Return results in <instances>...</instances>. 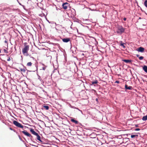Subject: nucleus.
I'll list each match as a JSON object with an SVG mask.
<instances>
[{
    "instance_id": "1",
    "label": "nucleus",
    "mask_w": 147,
    "mask_h": 147,
    "mask_svg": "<svg viewBox=\"0 0 147 147\" xmlns=\"http://www.w3.org/2000/svg\"><path fill=\"white\" fill-rule=\"evenodd\" d=\"M29 49V46L25 43L24 47L22 49V52L24 55L26 56H28L29 55L28 51Z\"/></svg>"
},
{
    "instance_id": "2",
    "label": "nucleus",
    "mask_w": 147,
    "mask_h": 147,
    "mask_svg": "<svg viewBox=\"0 0 147 147\" xmlns=\"http://www.w3.org/2000/svg\"><path fill=\"white\" fill-rule=\"evenodd\" d=\"M125 30V29L122 26H119L117 28V32L118 33L121 34L124 32Z\"/></svg>"
},
{
    "instance_id": "3",
    "label": "nucleus",
    "mask_w": 147,
    "mask_h": 147,
    "mask_svg": "<svg viewBox=\"0 0 147 147\" xmlns=\"http://www.w3.org/2000/svg\"><path fill=\"white\" fill-rule=\"evenodd\" d=\"M13 123L16 126L18 127H20L22 128H23L24 127V126L23 125L16 121H14L13 122Z\"/></svg>"
},
{
    "instance_id": "4",
    "label": "nucleus",
    "mask_w": 147,
    "mask_h": 147,
    "mask_svg": "<svg viewBox=\"0 0 147 147\" xmlns=\"http://www.w3.org/2000/svg\"><path fill=\"white\" fill-rule=\"evenodd\" d=\"M22 132L25 135L27 136L28 137H29L30 138V139H32V136L29 133L27 132L26 131H23Z\"/></svg>"
},
{
    "instance_id": "5",
    "label": "nucleus",
    "mask_w": 147,
    "mask_h": 147,
    "mask_svg": "<svg viewBox=\"0 0 147 147\" xmlns=\"http://www.w3.org/2000/svg\"><path fill=\"white\" fill-rule=\"evenodd\" d=\"M69 4L67 2L63 3L62 5L63 8L64 9H67V7L69 6Z\"/></svg>"
},
{
    "instance_id": "6",
    "label": "nucleus",
    "mask_w": 147,
    "mask_h": 147,
    "mask_svg": "<svg viewBox=\"0 0 147 147\" xmlns=\"http://www.w3.org/2000/svg\"><path fill=\"white\" fill-rule=\"evenodd\" d=\"M19 69L20 71L22 72V74H24L26 73L27 70V69L26 67H25L23 66V68L20 67Z\"/></svg>"
},
{
    "instance_id": "7",
    "label": "nucleus",
    "mask_w": 147,
    "mask_h": 147,
    "mask_svg": "<svg viewBox=\"0 0 147 147\" xmlns=\"http://www.w3.org/2000/svg\"><path fill=\"white\" fill-rule=\"evenodd\" d=\"M137 50L140 52H143L144 51V49L142 47H140Z\"/></svg>"
},
{
    "instance_id": "8",
    "label": "nucleus",
    "mask_w": 147,
    "mask_h": 147,
    "mask_svg": "<svg viewBox=\"0 0 147 147\" xmlns=\"http://www.w3.org/2000/svg\"><path fill=\"white\" fill-rule=\"evenodd\" d=\"M62 41L64 42H67L70 41V38H63L62 39Z\"/></svg>"
},
{
    "instance_id": "9",
    "label": "nucleus",
    "mask_w": 147,
    "mask_h": 147,
    "mask_svg": "<svg viewBox=\"0 0 147 147\" xmlns=\"http://www.w3.org/2000/svg\"><path fill=\"white\" fill-rule=\"evenodd\" d=\"M30 131L31 132V133L34 135L36 136L38 134L37 133H36L35 131L34 130L32 129H30Z\"/></svg>"
},
{
    "instance_id": "10",
    "label": "nucleus",
    "mask_w": 147,
    "mask_h": 147,
    "mask_svg": "<svg viewBox=\"0 0 147 147\" xmlns=\"http://www.w3.org/2000/svg\"><path fill=\"white\" fill-rule=\"evenodd\" d=\"M132 88V87L131 86H128L126 84L125 85V88L126 89L131 90Z\"/></svg>"
},
{
    "instance_id": "11",
    "label": "nucleus",
    "mask_w": 147,
    "mask_h": 147,
    "mask_svg": "<svg viewBox=\"0 0 147 147\" xmlns=\"http://www.w3.org/2000/svg\"><path fill=\"white\" fill-rule=\"evenodd\" d=\"M123 61L126 63H131V60L123 59Z\"/></svg>"
},
{
    "instance_id": "12",
    "label": "nucleus",
    "mask_w": 147,
    "mask_h": 147,
    "mask_svg": "<svg viewBox=\"0 0 147 147\" xmlns=\"http://www.w3.org/2000/svg\"><path fill=\"white\" fill-rule=\"evenodd\" d=\"M91 83V84H90V85H92L94 84H96L98 83V82L97 81V80H96V81L94 82H92Z\"/></svg>"
},
{
    "instance_id": "13",
    "label": "nucleus",
    "mask_w": 147,
    "mask_h": 147,
    "mask_svg": "<svg viewBox=\"0 0 147 147\" xmlns=\"http://www.w3.org/2000/svg\"><path fill=\"white\" fill-rule=\"evenodd\" d=\"M43 107L44 109H45L46 110H48L49 108V106L46 105H43Z\"/></svg>"
},
{
    "instance_id": "14",
    "label": "nucleus",
    "mask_w": 147,
    "mask_h": 147,
    "mask_svg": "<svg viewBox=\"0 0 147 147\" xmlns=\"http://www.w3.org/2000/svg\"><path fill=\"white\" fill-rule=\"evenodd\" d=\"M71 121L73 123H75L76 124H78V121H77L76 120L73 119H71Z\"/></svg>"
},
{
    "instance_id": "15",
    "label": "nucleus",
    "mask_w": 147,
    "mask_h": 147,
    "mask_svg": "<svg viewBox=\"0 0 147 147\" xmlns=\"http://www.w3.org/2000/svg\"><path fill=\"white\" fill-rule=\"evenodd\" d=\"M36 136H37V140L40 142H42L40 139V136L38 135V134Z\"/></svg>"
},
{
    "instance_id": "16",
    "label": "nucleus",
    "mask_w": 147,
    "mask_h": 147,
    "mask_svg": "<svg viewBox=\"0 0 147 147\" xmlns=\"http://www.w3.org/2000/svg\"><path fill=\"white\" fill-rule=\"evenodd\" d=\"M32 62H29L27 63V64H26V66H28V67H30L32 66Z\"/></svg>"
},
{
    "instance_id": "17",
    "label": "nucleus",
    "mask_w": 147,
    "mask_h": 147,
    "mask_svg": "<svg viewBox=\"0 0 147 147\" xmlns=\"http://www.w3.org/2000/svg\"><path fill=\"white\" fill-rule=\"evenodd\" d=\"M143 69L146 72H147V66L145 65L143 67Z\"/></svg>"
},
{
    "instance_id": "18",
    "label": "nucleus",
    "mask_w": 147,
    "mask_h": 147,
    "mask_svg": "<svg viewBox=\"0 0 147 147\" xmlns=\"http://www.w3.org/2000/svg\"><path fill=\"white\" fill-rule=\"evenodd\" d=\"M142 119L143 121H146L147 120V115L144 116L142 118Z\"/></svg>"
},
{
    "instance_id": "19",
    "label": "nucleus",
    "mask_w": 147,
    "mask_h": 147,
    "mask_svg": "<svg viewBox=\"0 0 147 147\" xmlns=\"http://www.w3.org/2000/svg\"><path fill=\"white\" fill-rule=\"evenodd\" d=\"M138 136L137 135H131V138H134L135 137H138Z\"/></svg>"
},
{
    "instance_id": "20",
    "label": "nucleus",
    "mask_w": 147,
    "mask_h": 147,
    "mask_svg": "<svg viewBox=\"0 0 147 147\" xmlns=\"http://www.w3.org/2000/svg\"><path fill=\"white\" fill-rule=\"evenodd\" d=\"M5 38V40L4 42L5 43L7 44V50L8 49V41L7 40V39L6 38Z\"/></svg>"
},
{
    "instance_id": "21",
    "label": "nucleus",
    "mask_w": 147,
    "mask_h": 147,
    "mask_svg": "<svg viewBox=\"0 0 147 147\" xmlns=\"http://www.w3.org/2000/svg\"><path fill=\"white\" fill-rule=\"evenodd\" d=\"M144 5L147 8V0H146L144 1Z\"/></svg>"
},
{
    "instance_id": "22",
    "label": "nucleus",
    "mask_w": 147,
    "mask_h": 147,
    "mask_svg": "<svg viewBox=\"0 0 147 147\" xmlns=\"http://www.w3.org/2000/svg\"><path fill=\"white\" fill-rule=\"evenodd\" d=\"M120 45L121 46H122L124 48H125V46L124 45V43H121L120 44Z\"/></svg>"
},
{
    "instance_id": "23",
    "label": "nucleus",
    "mask_w": 147,
    "mask_h": 147,
    "mask_svg": "<svg viewBox=\"0 0 147 147\" xmlns=\"http://www.w3.org/2000/svg\"><path fill=\"white\" fill-rule=\"evenodd\" d=\"M3 51L5 53H8V52L5 49H3Z\"/></svg>"
},
{
    "instance_id": "24",
    "label": "nucleus",
    "mask_w": 147,
    "mask_h": 147,
    "mask_svg": "<svg viewBox=\"0 0 147 147\" xmlns=\"http://www.w3.org/2000/svg\"><path fill=\"white\" fill-rule=\"evenodd\" d=\"M139 58L140 60H142L143 59L144 57L142 56H140L139 57Z\"/></svg>"
},
{
    "instance_id": "25",
    "label": "nucleus",
    "mask_w": 147,
    "mask_h": 147,
    "mask_svg": "<svg viewBox=\"0 0 147 147\" xmlns=\"http://www.w3.org/2000/svg\"><path fill=\"white\" fill-rule=\"evenodd\" d=\"M11 60V59L9 57H8V58L7 60V61H10Z\"/></svg>"
},
{
    "instance_id": "26",
    "label": "nucleus",
    "mask_w": 147,
    "mask_h": 147,
    "mask_svg": "<svg viewBox=\"0 0 147 147\" xmlns=\"http://www.w3.org/2000/svg\"><path fill=\"white\" fill-rule=\"evenodd\" d=\"M115 83H117V84H119V81H116L115 82Z\"/></svg>"
},
{
    "instance_id": "27",
    "label": "nucleus",
    "mask_w": 147,
    "mask_h": 147,
    "mask_svg": "<svg viewBox=\"0 0 147 147\" xmlns=\"http://www.w3.org/2000/svg\"><path fill=\"white\" fill-rule=\"evenodd\" d=\"M7 9V8L6 7L4 8L3 9H2V10H4Z\"/></svg>"
},
{
    "instance_id": "28",
    "label": "nucleus",
    "mask_w": 147,
    "mask_h": 147,
    "mask_svg": "<svg viewBox=\"0 0 147 147\" xmlns=\"http://www.w3.org/2000/svg\"><path fill=\"white\" fill-rule=\"evenodd\" d=\"M140 130L139 128H136L135 129L136 131H139Z\"/></svg>"
},
{
    "instance_id": "29",
    "label": "nucleus",
    "mask_w": 147,
    "mask_h": 147,
    "mask_svg": "<svg viewBox=\"0 0 147 147\" xmlns=\"http://www.w3.org/2000/svg\"><path fill=\"white\" fill-rule=\"evenodd\" d=\"M46 69V67H42V69L43 70H45Z\"/></svg>"
},
{
    "instance_id": "30",
    "label": "nucleus",
    "mask_w": 147,
    "mask_h": 147,
    "mask_svg": "<svg viewBox=\"0 0 147 147\" xmlns=\"http://www.w3.org/2000/svg\"><path fill=\"white\" fill-rule=\"evenodd\" d=\"M123 20L124 21H125L126 20V18H124Z\"/></svg>"
},
{
    "instance_id": "31",
    "label": "nucleus",
    "mask_w": 147,
    "mask_h": 147,
    "mask_svg": "<svg viewBox=\"0 0 147 147\" xmlns=\"http://www.w3.org/2000/svg\"><path fill=\"white\" fill-rule=\"evenodd\" d=\"M136 56L137 57H138L139 56V55H136Z\"/></svg>"
},
{
    "instance_id": "32",
    "label": "nucleus",
    "mask_w": 147,
    "mask_h": 147,
    "mask_svg": "<svg viewBox=\"0 0 147 147\" xmlns=\"http://www.w3.org/2000/svg\"><path fill=\"white\" fill-rule=\"evenodd\" d=\"M10 129H11V130H13L11 128V127L10 128Z\"/></svg>"
},
{
    "instance_id": "33",
    "label": "nucleus",
    "mask_w": 147,
    "mask_h": 147,
    "mask_svg": "<svg viewBox=\"0 0 147 147\" xmlns=\"http://www.w3.org/2000/svg\"><path fill=\"white\" fill-rule=\"evenodd\" d=\"M105 5H106V6H107V5H106V4H105Z\"/></svg>"
},
{
    "instance_id": "34",
    "label": "nucleus",
    "mask_w": 147,
    "mask_h": 147,
    "mask_svg": "<svg viewBox=\"0 0 147 147\" xmlns=\"http://www.w3.org/2000/svg\"><path fill=\"white\" fill-rule=\"evenodd\" d=\"M98 100V99L97 98L96 99V100Z\"/></svg>"
}]
</instances>
